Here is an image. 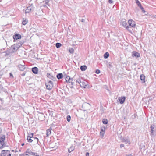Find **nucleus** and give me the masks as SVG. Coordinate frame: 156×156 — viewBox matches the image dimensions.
<instances>
[{
    "label": "nucleus",
    "mask_w": 156,
    "mask_h": 156,
    "mask_svg": "<svg viewBox=\"0 0 156 156\" xmlns=\"http://www.w3.org/2000/svg\"><path fill=\"white\" fill-rule=\"evenodd\" d=\"M25 42V41L23 40L19 41L16 44H14L13 46H12L11 49H10V51H11L12 53L16 51L19 48L22 46Z\"/></svg>",
    "instance_id": "f257e3e1"
},
{
    "label": "nucleus",
    "mask_w": 156,
    "mask_h": 156,
    "mask_svg": "<svg viewBox=\"0 0 156 156\" xmlns=\"http://www.w3.org/2000/svg\"><path fill=\"white\" fill-rule=\"evenodd\" d=\"M45 86L48 90H51L53 87V84L52 82L51 81H48L47 83H45Z\"/></svg>",
    "instance_id": "f03ea898"
},
{
    "label": "nucleus",
    "mask_w": 156,
    "mask_h": 156,
    "mask_svg": "<svg viewBox=\"0 0 156 156\" xmlns=\"http://www.w3.org/2000/svg\"><path fill=\"white\" fill-rule=\"evenodd\" d=\"M80 85L81 87H83L84 88L89 86L87 82L83 80H82Z\"/></svg>",
    "instance_id": "7ed1b4c3"
},
{
    "label": "nucleus",
    "mask_w": 156,
    "mask_h": 156,
    "mask_svg": "<svg viewBox=\"0 0 156 156\" xmlns=\"http://www.w3.org/2000/svg\"><path fill=\"white\" fill-rule=\"evenodd\" d=\"M21 35L19 34H16L13 36V38L14 39V42H16V40L18 39H21Z\"/></svg>",
    "instance_id": "20e7f679"
},
{
    "label": "nucleus",
    "mask_w": 156,
    "mask_h": 156,
    "mask_svg": "<svg viewBox=\"0 0 156 156\" xmlns=\"http://www.w3.org/2000/svg\"><path fill=\"white\" fill-rule=\"evenodd\" d=\"M10 153L9 150H2L1 154V156H7L8 154Z\"/></svg>",
    "instance_id": "39448f33"
},
{
    "label": "nucleus",
    "mask_w": 156,
    "mask_h": 156,
    "mask_svg": "<svg viewBox=\"0 0 156 156\" xmlns=\"http://www.w3.org/2000/svg\"><path fill=\"white\" fill-rule=\"evenodd\" d=\"M128 23L129 25L133 27H135L136 26L135 22L132 20H129Z\"/></svg>",
    "instance_id": "423d86ee"
},
{
    "label": "nucleus",
    "mask_w": 156,
    "mask_h": 156,
    "mask_svg": "<svg viewBox=\"0 0 156 156\" xmlns=\"http://www.w3.org/2000/svg\"><path fill=\"white\" fill-rule=\"evenodd\" d=\"M106 129V128L104 126L101 128V131L100 134V135H101L102 136H103L104 135Z\"/></svg>",
    "instance_id": "0eeeda50"
},
{
    "label": "nucleus",
    "mask_w": 156,
    "mask_h": 156,
    "mask_svg": "<svg viewBox=\"0 0 156 156\" xmlns=\"http://www.w3.org/2000/svg\"><path fill=\"white\" fill-rule=\"evenodd\" d=\"M23 64H20L18 65V67L20 70L22 71H23L25 69V66L24 63L23 62Z\"/></svg>",
    "instance_id": "6e6552de"
},
{
    "label": "nucleus",
    "mask_w": 156,
    "mask_h": 156,
    "mask_svg": "<svg viewBox=\"0 0 156 156\" xmlns=\"http://www.w3.org/2000/svg\"><path fill=\"white\" fill-rule=\"evenodd\" d=\"M122 142H124L125 144H130V142L129 139L127 138H124L122 139Z\"/></svg>",
    "instance_id": "1a4fd4ad"
},
{
    "label": "nucleus",
    "mask_w": 156,
    "mask_h": 156,
    "mask_svg": "<svg viewBox=\"0 0 156 156\" xmlns=\"http://www.w3.org/2000/svg\"><path fill=\"white\" fill-rule=\"evenodd\" d=\"M132 56L133 57H135L136 58H138L140 56V54L138 52L133 51L132 52Z\"/></svg>",
    "instance_id": "9d476101"
},
{
    "label": "nucleus",
    "mask_w": 156,
    "mask_h": 156,
    "mask_svg": "<svg viewBox=\"0 0 156 156\" xmlns=\"http://www.w3.org/2000/svg\"><path fill=\"white\" fill-rule=\"evenodd\" d=\"M4 144V138L0 137V148L2 147Z\"/></svg>",
    "instance_id": "9b49d317"
},
{
    "label": "nucleus",
    "mask_w": 156,
    "mask_h": 156,
    "mask_svg": "<svg viewBox=\"0 0 156 156\" xmlns=\"http://www.w3.org/2000/svg\"><path fill=\"white\" fill-rule=\"evenodd\" d=\"M125 97H123L122 98H119L118 100H119V101L121 104H122L125 101Z\"/></svg>",
    "instance_id": "f8f14e48"
},
{
    "label": "nucleus",
    "mask_w": 156,
    "mask_h": 156,
    "mask_svg": "<svg viewBox=\"0 0 156 156\" xmlns=\"http://www.w3.org/2000/svg\"><path fill=\"white\" fill-rule=\"evenodd\" d=\"M122 25L125 28H126L127 30H129V28L128 26H127V23L125 21H122Z\"/></svg>",
    "instance_id": "ddd939ff"
},
{
    "label": "nucleus",
    "mask_w": 156,
    "mask_h": 156,
    "mask_svg": "<svg viewBox=\"0 0 156 156\" xmlns=\"http://www.w3.org/2000/svg\"><path fill=\"white\" fill-rule=\"evenodd\" d=\"M32 71L35 74H37L38 73V68L36 67H34L32 68Z\"/></svg>",
    "instance_id": "4468645a"
},
{
    "label": "nucleus",
    "mask_w": 156,
    "mask_h": 156,
    "mask_svg": "<svg viewBox=\"0 0 156 156\" xmlns=\"http://www.w3.org/2000/svg\"><path fill=\"white\" fill-rule=\"evenodd\" d=\"M31 9H32V7L31 6L28 7L25 10V13H29L31 11Z\"/></svg>",
    "instance_id": "2eb2a0df"
},
{
    "label": "nucleus",
    "mask_w": 156,
    "mask_h": 156,
    "mask_svg": "<svg viewBox=\"0 0 156 156\" xmlns=\"http://www.w3.org/2000/svg\"><path fill=\"white\" fill-rule=\"evenodd\" d=\"M51 129H49L47 130L46 131V134L47 136V137H48V136L49 135H50V134H51Z\"/></svg>",
    "instance_id": "dca6fc26"
},
{
    "label": "nucleus",
    "mask_w": 156,
    "mask_h": 156,
    "mask_svg": "<svg viewBox=\"0 0 156 156\" xmlns=\"http://www.w3.org/2000/svg\"><path fill=\"white\" fill-rule=\"evenodd\" d=\"M47 76L48 78L52 80H53L55 79V77L52 75H51V74L49 73H47Z\"/></svg>",
    "instance_id": "f3484780"
},
{
    "label": "nucleus",
    "mask_w": 156,
    "mask_h": 156,
    "mask_svg": "<svg viewBox=\"0 0 156 156\" xmlns=\"http://www.w3.org/2000/svg\"><path fill=\"white\" fill-rule=\"evenodd\" d=\"M26 152L32 155H35V153L33 152H32L30 150L27 149L26 151Z\"/></svg>",
    "instance_id": "a211bd4d"
},
{
    "label": "nucleus",
    "mask_w": 156,
    "mask_h": 156,
    "mask_svg": "<svg viewBox=\"0 0 156 156\" xmlns=\"http://www.w3.org/2000/svg\"><path fill=\"white\" fill-rule=\"evenodd\" d=\"M56 76L58 79H60L63 77V74L62 73H58L57 75Z\"/></svg>",
    "instance_id": "6ab92c4d"
},
{
    "label": "nucleus",
    "mask_w": 156,
    "mask_h": 156,
    "mask_svg": "<svg viewBox=\"0 0 156 156\" xmlns=\"http://www.w3.org/2000/svg\"><path fill=\"white\" fill-rule=\"evenodd\" d=\"M140 79L142 81V83H144L145 82L144 80L145 79V76L143 74H141L140 75Z\"/></svg>",
    "instance_id": "aec40b11"
},
{
    "label": "nucleus",
    "mask_w": 156,
    "mask_h": 156,
    "mask_svg": "<svg viewBox=\"0 0 156 156\" xmlns=\"http://www.w3.org/2000/svg\"><path fill=\"white\" fill-rule=\"evenodd\" d=\"M87 69V66H86L83 65L81 66L80 67V69L82 71H85Z\"/></svg>",
    "instance_id": "412c9836"
},
{
    "label": "nucleus",
    "mask_w": 156,
    "mask_h": 156,
    "mask_svg": "<svg viewBox=\"0 0 156 156\" xmlns=\"http://www.w3.org/2000/svg\"><path fill=\"white\" fill-rule=\"evenodd\" d=\"M12 53L11 52V51H7L5 52H3V53H5V54L4 55L5 56H7L9 55L10 54V53Z\"/></svg>",
    "instance_id": "4be33fe9"
},
{
    "label": "nucleus",
    "mask_w": 156,
    "mask_h": 156,
    "mask_svg": "<svg viewBox=\"0 0 156 156\" xmlns=\"http://www.w3.org/2000/svg\"><path fill=\"white\" fill-rule=\"evenodd\" d=\"M70 78L69 76H66L65 78V80L67 82L70 83Z\"/></svg>",
    "instance_id": "5701e85b"
},
{
    "label": "nucleus",
    "mask_w": 156,
    "mask_h": 156,
    "mask_svg": "<svg viewBox=\"0 0 156 156\" xmlns=\"http://www.w3.org/2000/svg\"><path fill=\"white\" fill-rule=\"evenodd\" d=\"M22 21V24L24 25H26L28 22V20L27 19H23Z\"/></svg>",
    "instance_id": "b1692460"
},
{
    "label": "nucleus",
    "mask_w": 156,
    "mask_h": 156,
    "mask_svg": "<svg viewBox=\"0 0 156 156\" xmlns=\"http://www.w3.org/2000/svg\"><path fill=\"white\" fill-rule=\"evenodd\" d=\"M102 123L104 124H107L108 123V121L107 119H104L102 120Z\"/></svg>",
    "instance_id": "393cba45"
},
{
    "label": "nucleus",
    "mask_w": 156,
    "mask_h": 156,
    "mask_svg": "<svg viewBox=\"0 0 156 156\" xmlns=\"http://www.w3.org/2000/svg\"><path fill=\"white\" fill-rule=\"evenodd\" d=\"M109 56V54L108 52H106L104 55V57L105 58H107Z\"/></svg>",
    "instance_id": "a878e982"
},
{
    "label": "nucleus",
    "mask_w": 156,
    "mask_h": 156,
    "mask_svg": "<svg viewBox=\"0 0 156 156\" xmlns=\"http://www.w3.org/2000/svg\"><path fill=\"white\" fill-rule=\"evenodd\" d=\"M33 141H34L37 144L39 145L38 144V139L36 137H34L33 139Z\"/></svg>",
    "instance_id": "bb28decb"
},
{
    "label": "nucleus",
    "mask_w": 156,
    "mask_h": 156,
    "mask_svg": "<svg viewBox=\"0 0 156 156\" xmlns=\"http://www.w3.org/2000/svg\"><path fill=\"white\" fill-rule=\"evenodd\" d=\"M74 149V147H73V146H71L70 147V148L68 149V151L70 153L71 152L73 151Z\"/></svg>",
    "instance_id": "cd10ccee"
},
{
    "label": "nucleus",
    "mask_w": 156,
    "mask_h": 156,
    "mask_svg": "<svg viewBox=\"0 0 156 156\" xmlns=\"http://www.w3.org/2000/svg\"><path fill=\"white\" fill-rule=\"evenodd\" d=\"M62 45V44L59 43H57L56 44V47L57 48H59Z\"/></svg>",
    "instance_id": "c85d7f7f"
},
{
    "label": "nucleus",
    "mask_w": 156,
    "mask_h": 156,
    "mask_svg": "<svg viewBox=\"0 0 156 156\" xmlns=\"http://www.w3.org/2000/svg\"><path fill=\"white\" fill-rule=\"evenodd\" d=\"M81 80H81L80 78H79L76 80V82L77 83H78L80 85V83H81Z\"/></svg>",
    "instance_id": "c756f323"
},
{
    "label": "nucleus",
    "mask_w": 156,
    "mask_h": 156,
    "mask_svg": "<svg viewBox=\"0 0 156 156\" xmlns=\"http://www.w3.org/2000/svg\"><path fill=\"white\" fill-rule=\"evenodd\" d=\"M28 135H29L28 136H27L28 137L33 139V138H34V137H33V133H30V134H29Z\"/></svg>",
    "instance_id": "7c9ffc66"
},
{
    "label": "nucleus",
    "mask_w": 156,
    "mask_h": 156,
    "mask_svg": "<svg viewBox=\"0 0 156 156\" xmlns=\"http://www.w3.org/2000/svg\"><path fill=\"white\" fill-rule=\"evenodd\" d=\"M27 140L28 142H32L33 141V139L28 137V136H27Z\"/></svg>",
    "instance_id": "2f4dec72"
},
{
    "label": "nucleus",
    "mask_w": 156,
    "mask_h": 156,
    "mask_svg": "<svg viewBox=\"0 0 156 156\" xmlns=\"http://www.w3.org/2000/svg\"><path fill=\"white\" fill-rule=\"evenodd\" d=\"M66 119L68 122H69L71 120V116L69 115H67Z\"/></svg>",
    "instance_id": "473e14b6"
},
{
    "label": "nucleus",
    "mask_w": 156,
    "mask_h": 156,
    "mask_svg": "<svg viewBox=\"0 0 156 156\" xmlns=\"http://www.w3.org/2000/svg\"><path fill=\"white\" fill-rule=\"evenodd\" d=\"M136 1V3L137 4L138 6L139 7L140 6H141V4L140 2L138 0H135Z\"/></svg>",
    "instance_id": "72a5a7b5"
},
{
    "label": "nucleus",
    "mask_w": 156,
    "mask_h": 156,
    "mask_svg": "<svg viewBox=\"0 0 156 156\" xmlns=\"http://www.w3.org/2000/svg\"><path fill=\"white\" fill-rule=\"evenodd\" d=\"M69 51L71 53H73L74 52V49L72 48H69Z\"/></svg>",
    "instance_id": "f704fd0d"
},
{
    "label": "nucleus",
    "mask_w": 156,
    "mask_h": 156,
    "mask_svg": "<svg viewBox=\"0 0 156 156\" xmlns=\"http://www.w3.org/2000/svg\"><path fill=\"white\" fill-rule=\"evenodd\" d=\"M153 132H154L153 129H151V131H150V133H151L150 135L151 136H152L154 135V134L153 133Z\"/></svg>",
    "instance_id": "c9c22d12"
},
{
    "label": "nucleus",
    "mask_w": 156,
    "mask_h": 156,
    "mask_svg": "<svg viewBox=\"0 0 156 156\" xmlns=\"http://www.w3.org/2000/svg\"><path fill=\"white\" fill-rule=\"evenodd\" d=\"M50 0H44V1L43 2H45L46 4L48 5V3L49 2Z\"/></svg>",
    "instance_id": "e433bc0d"
},
{
    "label": "nucleus",
    "mask_w": 156,
    "mask_h": 156,
    "mask_svg": "<svg viewBox=\"0 0 156 156\" xmlns=\"http://www.w3.org/2000/svg\"><path fill=\"white\" fill-rule=\"evenodd\" d=\"M100 72V71L99 69H97L96 70L95 73L97 74H99Z\"/></svg>",
    "instance_id": "4c0bfd02"
},
{
    "label": "nucleus",
    "mask_w": 156,
    "mask_h": 156,
    "mask_svg": "<svg viewBox=\"0 0 156 156\" xmlns=\"http://www.w3.org/2000/svg\"><path fill=\"white\" fill-rule=\"evenodd\" d=\"M154 127V125H151L150 127V128H151V129H153Z\"/></svg>",
    "instance_id": "58836bf2"
},
{
    "label": "nucleus",
    "mask_w": 156,
    "mask_h": 156,
    "mask_svg": "<svg viewBox=\"0 0 156 156\" xmlns=\"http://www.w3.org/2000/svg\"><path fill=\"white\" fill-rule=\"evenodd\" d=\"M124 147V144H120V147L121 148L122 147Z\"/></svg>",
    "instance_id": "ea45409f"
},
{
    "label": "nucleus",
    "mask_w": 156,
    "mask_h": 156,
    "mask_svg": "<svg viewBox=\"0 0 156 156\" xmlns=\"http://www.w3.org/2000/svg\"><path fill=\"white\" fill-rule=\"evenodd\" d=\"M80 21L82 22H85V20L83 19H82L80 20Z\"/></svg>",
    "instance_id": "a19ab883"
},
{
    "label": "nucleus",
    "mask_w": 156,
    "mask_h": 156,
    "mask_svg": "<svg viewBox=\"0 0 156 156\" xmlns=\"http://www.w3.org/2000/svg\"><path fill=\"white\" fill-rule=\"evenodd\" d=\"M0 83H1V82L0 81ZM3 87L0 84V90L2 89Z\"/></svg>",
    "instance_id": "79ce46f5"
},
{
    "label": "nucleus",
    "mask_w": 156,
    "mask_h": 156,
    "mask_svg": "<svg viewBox=\"0 0 156 156\" xmlns=\"http://www.w3.org/2000/svg\"><path fill=\"white\" fill-rule=\"evenodd\" d=\"M108 2L110 4L112 3L113 2L112 0H109Z\"/></svg>",
    "instance_id": "37998d69"
},
{
    "label": "nucleus",
    "mask_w": 156,
    "mask_h": 156,
    "mask_svg": "<svg viewBox=\"0 0 156 156\" xmlns=\"http://www.w3.org/2000/svg\"><path fill=\"white\" fill-rule=\"evenodd\" d=\"M10 77H13L12 74L11 73H10Z\"/></svg>",
    "instance_id": "c03bdc74"
},
{
    "label": "nucleus",
    "mask_w": 156,
    "mask_h": 156,
    "mask_svg": "<svg viewBox=\"0 0 156 156\" xmlns=\"http://www.w3.org/2000/svg\"><path fill=\"white\" fill-rule=\"evenodd\" d=\"M139 7L142 10L144 9L141 5V6H139Z\"/></svg>",
    "instance_id": "a18cd8bd"
},
{
    "label": "nucleus",
    "mask_w": 156,
    "mask_h": 156,
    "mask_svg": "<svg viewBox=\"0 0 156 156\" xmlns=\"http://www.w3.org/2000/svg\"><path fill=\"white\" fill-rule=\"evenodd\" d=\"M89 156V153H88V152L86 154V156Z\"/></svg>",
    "instance_id": "49530a36"
},
{
    "label": "nucleus",
    "mask_w": 156,
    "mask_h": 156,
    "mask_svg": "<svg viewBox=\"0 0 156 156\" xmlns=\"http://www.w3.org/2000/svg\"><path fill=\"white\" fill-rule=\"evenodd\" d=\"M70 83H71V84L72 85H73L74 83V82H73L72 81L70 82Z\"/></svg>",
    "instance_id": "de8ad7c7"
},
{
    "label": "nucleus",
    "mask_w": 156,
    "mask_h": 156,
    "mask_svg": "<svg viewBox=\"0 0 156 156\" xmlns=\"http://www.w3.org/2000/svg\"><path fill=\"white\" fill-rule=\"evenodd\" d=\"M142 12L144 13H145V10H144V9H143V10H142Z\"/></svg>",
    "instance_id": "09e8293b"
},
{
    "label": "nucleus",
    "mask_w": 156,
    "mask_h": 156,
    "mask_svg": "<svg viewBox=\"0 0 156 156\" xmlns=\"http://www.w3.org/2000/svg\"><path fill=\"white\" fill-rule=\"evenodd\" d=\"M46 5H46V4L45 3V4L43 5H42V6H43V7H45V6H46Z\"/></svg>",
    "instance_id": "8fccbe9b"
},
{
    "label": "nucleus",
    "mask_w": 156,
    "mask_h": 156,
    "mask_svg": "<svg viewBox=\"0 0 156 156\" xmlns=\"http://www.w3.org/2000/svg\"><path fill=\"white\" fill-rule=\"evenodd\" d=\"M7 156H11V154L10 153H9V154H8V155Z\"/></svg>",
    "instance_id": "3c124183"
},
{
    "label": "nucleus",
    "mask_w": 156,
    "mask_h": 156,
    "mask_svg": "<svg viewBox=\"0 0 156 156\" xmlns=\"http://www.w3.org/2000/svg\"><path fill=\"white\" fill-rule=\"evenodd\" d=\"M73 80V78H70V81H72Z\"/></svg>",
    "instance_id": "603ef678"
},
{
    "label": "nucleus",
    "mask_w": 156,
    "mask_h": 156,
    "mask_svg": "<svg viewBox=\"0 0 156 156\" xmlns=\"http://www.w3.org/2000/svg\"><path fill=\"white\" fill-rule=\"evenodd\" d=\"M126 156H132L131 154H130L129 155H126Z\"/></svg>",
    "instance_id": "864d4df0"
},
{
    "label": "nucleus",
    "mask_w": 156,
    "mask_h": 156,
    "mask_svg": "<svg viewBox=\"0 0 156 156\" xmlns=\"http://www.w3.org/2000/svg\"><path fill=\"white\" fill-rule=\"evenodd\" d=\"M0 100L1 101H2V98H0Z\"/></svg>",
    "instance_id": "5fc2aeb1"
},
{
    "label": "nucleus",
    "mask_w": 156,
    "mask_h": 156,
    "mask_svg": "<svg viewBox=\"0 0 156 156\" xmlns=\"http://www.w3.org/2000/svg\"><path fill=\"white\" fill-rule=\"evenodd\" d=\"M24 145V143H23V144H22V146H23Z\"/></svg>",
    "instance_id": "6e6d98bb"
},
{
    "label": "nucleus",
    "mask_w": 156,
    "mask_h": 156,
    "mask_svg": "<svg viewBox=\"0 0 156 156\" xmlns=\"http://www.w3.org/2000/svg\"><path fill=\"white\" fill-rule=\"evenodd\" d=\"M35 156H39V155H35Z\"/></svg>",
    "instance_id": "4d7b16f0"
},
{
    "label": "nucleus",
    "mask_w": 156,
    "mask_h": 156,
    "mask_svg": "<svg viewBox=\"0 0 156 156\" xmlns=\"http://www.w3.org/2000/svg\"><path fill=\"white\" fill-rule=\"evenodd\" d=\"M26 156H28V155L27 154H26Z\"/></svg>",
    "instance_id": "13d9d810"
},
{
    "label": "nucleus",
    "mask_w": 156,
    "mask_h": 156,
    "mask_svg": "<svg viewBox=\"0 0 156 156\" xmlns=\"http://www.w3.org/2000/svg\"><path fill=\"white\" fill-rule=\"evenodd\" d=\"M24 74H23L22 75V76H24Z\"/></svg>",
    "instance_id": "bf43d9fd"
},
{
    "label": "nucleus",
    "mask_w": 156,
    "mask_h": 156,
    "mask_svg": "<svg viewBox=\"0 0 156 156\" xmlns=\"http://www.w3.org/2000/svg\"><path fill=\"white\" fill-rule=\"evenodd\" d=\"M14 151V150H12V151Z\"/></svg>",
    "instance_id": "052dcab7"
}]
</instances>
